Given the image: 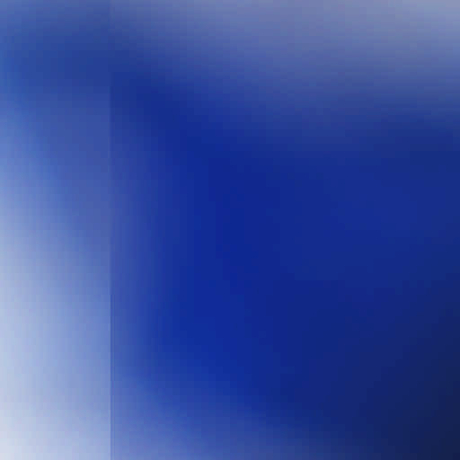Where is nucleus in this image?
Listing matches in <instances>:
<instances>
[{
  "label": "nucleus",
  "instance_id": "f257e3e1",
  "mask_svg": "<svg viewBox=\"0 0 460 460\" xmlns=\"http://www.w3.org/2000/svg\"><path fill=\"white\" fill-rule=\"evenodd\" d=\"M394 460H402V212L394 228Z\"/></svg>",
  "mask_w": 460,
  "mask_h": 460
},
{
  "label": "nucleus",
  "instance_id": "f03ea898",
  "mask_svg": "<svg viewBox=\"0 0 460 460\" xmlns=\"http://www.w3.org/2000/svg\"><path fill=\"white\" fill-rule=\"evenodd\" d=\"M406 125L404 124V282L406 281Z\"/></svg>",
  "mask_w": 460,
  "mask_h": 460
}]
</instances>
